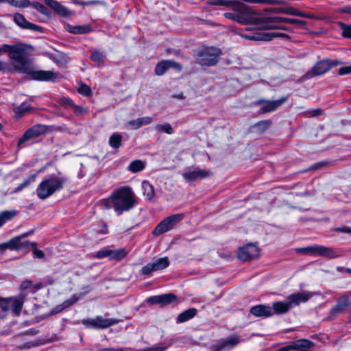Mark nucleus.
<instances>
[{"instance_id": "obj_44", "label": "nucleus", "mask_w": 351, "mask_h": 351, "mask_svg": "<svg viewBox=\"0 0 351 351\" xmlns=\"http://www.w3.org/2000/svg\"><path fill=\"white\" fill-rule=\"evenodd\" d=\"M72 110L76 116H86L88 114V109L82 106L75 104Z\"/></svg>"}, {"instance_id": "obj_23", "label": "nucleus", "mask_w": 351, "mask_h": 351, "mask_svg": "<svg viewBox=\"0 0 351 351\" xmlns=\"http://www.w3.org/2000/svg\"><path fill=\"white\" fill-rule=\"evenodd\" d=\"M9 301V309L16 315H19L23 303V296L20 295L18 298H5Z\"/></svg>"}, {"instance_id": "obj_3", "label": "nucleus", "mask_w": 351, "mask_h": 351, "mask_svg": "<svg viewBox=\"0 0 351 351\" xmlns=\"http://www.w3.org/2000/svg\"><path fill=\"white\" fill-rule=\"evenodd\" d=\"M232 12L223 14L225 18L237 21L239 23L254 24L261 27L263 15H257L253 10L243 3L233 0L229 8Z\"/></svg>"}, {"instance_id": "obj_21", "label": "nucleus", "mask_w": 351, "mask_h": 351, "mask_svg": "<svg viewBox=\"0 0 351 351\" xmlns=\"http://www.w3.org/2000/svg\"><path fill=\"white\" fill-rule=\"evenodd\" d=\"M250 313L256 317H271L274 315L271 307L267 305L259 304L252 306Z\"/></svg>"}, {"instance_id": "obj_8", "label": "nucleus", "mask_w": 351, "mask_h": 351, "mask_svg": "<svg viewBox=\"0 0 351 351\" xmlns=\"http://www.w3.org/2000/svg\"><path fill=\"white\" fill-rule=\"evenodd\" d=\"M297 251L298 252L318 255L330 258L337 256L335 251L332 248L318 245L299 248Z\"/></svg>"}, {"instance_id": "obj_29", "label": "nucleus", "mask_w": 351, "mask_h": 351, "mask_svg": "<svg viewBox=\"0 0 351 351\" xmlns=\"http://www.w3.org/2000/svg\"><path fill=\"white\" fill-rule=\"evenodd\" d=\"M97 329H102L114 325L119 322L117 319L104 318L101 316H97Z\"/></svg>"}, {"instance_id": "obj_63", "label": "nucleus", "mask_w": 351, "mask_h": 351, "mask_svg": "<svg viewBox=\"0 0 351 351\" xmlns=\"http://www.w3.org/2000/svg\"><path fill=\"white\" fill-rule=\"evenodd\" d=\"M212 348L215 351H221L225 350L220 341L217 344L213 346Z\"/></svg>"}, {"instance_id": "obj_51", "label": "nucleus", "mask_w": 351, "mask_h": 351, "mask_svg": "<svg viewBox=\"0 0 351 351\" xmlns=\"http://www.w3.org/2000/svg\"><path fill=\"white\" fill-rule=\"evenodd\" d=\"M78 92L84 96H90L91 95V90L90 87L84 84H82L78 88Z\"/></svg>"}, {"instance_id": "obj_10", "label": "nucleus", "mask_w": 351, "mask_h": 351, "mask_svg": "<svg viewBox=\"0 0 351 351\" xmlns=\"http://www.w3.org/2000/svg\"><path fill=\"white\" fill-rule=\"evenodd\" d=\"M260 250L255 243H248L239 248L237 257L242 261H250L259 256Z\"/></svg>"}, {"instance_id": "obj_49", "label": "nucleus", "mask_w": 351, "mask_h": 351, "mask_svg": "<svg viewBox=\"0 0 351 351\" xmlns=\"http://www.w3.org/2000/svg\"><path fill=\"white\" fill-rule=\"evenodd\" d=\"M271 125V121L269 120H264L259 121L258 123L255 124V127L258 128V130L261 131H265L268 129Z\"/></svg>"}, {"instance_id": "obj_32", "label": "nucleus", "mask_w": 351, "mask_h": 351, "mask_svg": "<svg viewBox=\"0 0 351 351\" xmlns=\"http://www.w3.org/2000/svg\"><path fill=\"white\" fill-rule=\"evenodd\" d=\"M145 168V162L141 160H136L132 161L129 167L128 170L132 173H137L143 171Z\"/></svg>"}, {"instance_id": "obj_17", "label": "nucleus", "mask_w": 351, "mask_h": 351, "mask_svg": "<svg viewBox=\"0 0 351 351\" xmlns=\"http://www.w3.org/2000/svg\"><path fill=\"white\" fill-rule=\"evenodd\" d=\"M211 172L205 169H195L193 171H189L182 173V177L188 182L195 181L198 179H202L209 177Z\"/></svg>"}, {"instance_id": "obj_55", "label": "nucleus", "mask_w": 351, "mask_h": 351, "mask_svg": "<svg viewBox=\"0 0 351 351\" xmlns=\"http://www.w3.org/2000/svg\"><path fill=\"white\" fill-rule=\"evenodd\" d=\"M286 14L293 16H298L299 14H300V11L296 8L288 7L286 11Z\"/></svg>"}, {"instance_id": "obj_54", "label": "nucleus", "mask_w": 351, "mask_h": 351, "mask_svg": "<svg viewBox=\"0 0 351 351\" xmlns=\"http://www.w3.org/2000/svg\"><path fill=\"white\" fill-rule=\"evenodd\" d=\"M338 73L340 75H347L351 73V65L343 66L339 69Z\"/></svg>"}, {"instance_id": "obj_19", "label": "nucleus", "mask_w": 351, "mask_h": 351, "mask_svg": "<svg viewBox=\"0 0 351 351\" xmlns=\"http://www.w3.org/2000/svg\"><path fill=\"white\" fill-rule=\"evenodd\" d=\"M14 21L21 28L30 29V30H33V31H38V32L42 31L41 27L27 21L25 19V16L20 13H16L14 15Z\"/></svg>"}, {"instance_id": "obj_33", "label": "nucleus", "mask_w": 351, "mask_h": 351, "mask_svg": "<svg viewBox=\"0 0 351 351\" xmlns=\"http://www.w3.org/2000/svg\"><path fill=\"white\" fill-rule=\"evenodd\" d=\"M127 256V252L124 248L110 250V260L121 261Z\"/></svg>"}, {"instance_id": "obj_57", "label": "nucleus", "mask_w": 351, "mask_h": 351, "mask_svg": "<svg viewBox=\"0 0 351 351\" xmlns=\"http://www.w3.org/2000/svg\"><path fill=\"white\" fill-rule=\"evenodd\" d=\"M334 230L336 231V232L351 234V228L348 227V226H343V227H341V228H337Z\"/></svg>"}, {"instance_id": "obj_13", "label": "nucleus", "mask_w": 351, "mask_h": 351, "mask_svg": "<svg viewBox=\"0 0 351 351\" xmlns=\"http://www.w3.org/2000/svg\"><path fill=\"white\" fill-rule=\"evenodd\" d=\"M287 99V97H282L276 100H258L255 102L256 105L261 106L260 112L265 114L267 112L274 111L282 104H284Z\"/></svg>"}, {"instance_id": "obj_36", "label": "nucleus", "mask_w": 351, "mask_h": 351, "mask_svg": "<svg viewBox=\"0 0 351 351\" xmlns=\"http://www.w3.org/2000/svg\"><path fill=\"white\" fill-rule=\"evenodd\" d=\"M177 296L173 293H166L160 295V304L167 305L176 302Z\"/></svg>"}, {"instance_id": "obj_48", "label": "nucleus", "mask_w": 351, "mask_h": 351, "mask_svg": "<svg viewBox=\"0 0 351 351\" xmlns=\"http://www.w3.org/2000/svg\"><path fill=\"white\" fill-rule=\"evenodd\" d=\"M339 25L342 30V35L344 37L351 38V25H346L342 22L339 23Z\"/></svg>"}, {"instance_id": "obj_38", "label": "nucleus", "mask_w": 351, "mask_h": 351, "mask_svg": "<svg viewBox=\"0 0 351 351\" xmlns=\"http://www.w3.org/2000/svg\"><path fill=\"white\" fill-rule=\"evenodd\" d=\"M36 174L31 175L25 179L21 184H20L14 191L13 193H16L22 191L23 189L27 187L31 183L35 181Z\"/></svg>"}, {"instance_id": "obj_64", "label": "nucleus", "mask_w": 351, "mask_h": 351, "mask_svg": "<svg viewBox=\"0 0 351 351\" xmlns=\"http://www.w3.org/2000/svg\"><path fill=\"white\" fill-rule=\"evenodd\" d=\"M291 350H293V344L289 345L286 346H283L278 350V351H289Z\"/></svg>"}, {"instance_id": "obj_46", "label": "nucleus", "mask_w": 351, "mask_h": 351, "mask_svg": "<svg viewBox=\"0 0 351 351\" xmlns=\"http://www.w3.org/2000/svg\"><path fill=\"white\" fill-rule=\"evenodd\" d=\"M29 6H32L41 14H43L45 15H48L49 14L47 8L38 1L30 2Z\"/></svg>"}, {"instance_id": "obj_35", "label": "nucleus", "mask_w": 351, "mask_h": 351, "mask_svg": "<svg viewBox=\"0 0 351 351\" xmlns=\"http://www.w3.org/2000/svg\"><path fill=\"white\" fill-rule=\"evenodd\" d=\"M78 297L76 295H73L70 299L65 300L63 303L58 305L56 308V313L60 312L61 311L66 308L73 304H75L78 300Z\"/></svg>"}, {"instance_id": "obj_6", "label": "nucleus", "mask_w": 351, "mask_h": 351, "mask_svg": "<svg viewBox=\"0 0 351 351\" xmlns=\"http://www.w3.org/2000/svg\"><path fill=\"white\" fill-rule=\"evenodd\" d=\"M221 53V49L217 47L202 48L196 55L197 62L204 66H213L218 62Z\"/></svg>"}, {"instance_id": "obj_42", "label": "nucleus", "mask_w": 351, "mask_h": 351, "mask_svg": "<svg viewBox=\"0 0 351 351\" xmlns=\"http://www.w3.org/2000/svg\"><path fill=\"white\" fill-rule=\"evenodd\" d=\"M9 309V301L5 298H0V319L5 315Z\"/></svg>"}, {"instance_id": "obj_28", "label": "nucleus", "mask_w": 351, "mask_h": 351, "mask_svg": "<svg viewBox=\"0 0 351 351\" xmlns=\"http://www.w3.org/2000/svg\"><path fill=\"white\" fill-rule=\"evenodd\" d=\"M314 343L305 339L296 341L293 343V350L298 351H308V349L313 346Z\"/></svg>"}, {"instance_id": "obj_27", "label": "nucleus", "mask_w": 351, "mask_h": 351, "mask_svg": "<svg viewBox=\"0 0 351 351\" xmlns=\"http://www.w3.org/2000/svg\"><path fill=\"white\" fill-rule=\"evenodd\" d=\"M64 27L66 31L74 34H86L91 31L90 27L88 25L73 26L66 24Z\"/></svg>"}, {"instance_id": "obj_61", "label": "nucleus", "mask_w": 351, "mask_h": 351, "mask_svg": "<svg viewBox=\"0 0 351 351\" xmlns=\"http://www.w3.org/2000/svg\"><path fill=\"white\" fill-rule=\"evenodd\" d=\"M165 347L158 346V347L147 348V349L145 350L144 351H165Z\"/></svg>"}, {"instance_id": "obj_41", "label": "nucleus", "mask_w": 351, "mask_h": 351, "mask_svg": "<svg viewBox=\"0 0 351 351\" xmlns=\"http://www.w3.org/2000/svg\"><path fill=\"white\" fill-rule=\"evenodd\" d=\"M155 129L158 132H165L168 134H171L173 132L172 127L168 123H166L165 124H157L155 126Z\"/></svg>"}, {"instance_id": "obj_16", "label": "nucleus", "mask_w": 351, "mask_h": 351, "mask_svg": "<svg viewBox=\"0 0 351 351\" xmlns=\"http://www.w3.org/2000/svg\"><path fill=\"white\" fill-rule=\"evenodd\" d=\"M351 302L348 295L343 294L337 300V304L330 310L332 316L335 317L337 315L343 313L350 306Z\"/></svg>"}, {"instance_id": "obj_39", "label": "nucleus", "mask_w": 351, "mask_h": 351, "mask_svg": "<svg viewBox=\"0 0 351 351\" xmlns=\"http://www.w3.org/2000/svg\"><path fill=\"white\" fill-rule=\"evenodd\" d=\"M233 0H208L206 5L209 6H222L230 8Z\"/></svg>"}, {"instance_id": "obj_47", "label": "nucleus", "mask_w": 351, "mask_h": 351, "mask_svg": "<svg viewBox=\"0 0 351 351\" xmlns=\"http://www.w3.org/2000/svg\"><path fill=\"white\" fill-rule=\"evenodd\" d=\"M93 257L97 258H108L110 259V249L104 248L101 250H99L93 255Z\"/></svg>"}, {"instance_id": "obj_5", "label": "nucleus", "mask_w": 351, "mask_h": 351, "mask_svg": "<svg viewBox=\"0 0 351 351\" xmlns=\"http://www.w3.org/2000/svg\"><path fill=\"white\" fill-rule=\"evenodd\" d=\"M313 296L312 293H296L287 297L286 302H276L272 304L274 314H285L293 306H297L300 302H306Z\"/></svg>"}, {"instance_id": "obj_4", "label": "nucleus", "mask_w": 351, "mask_h": 351, "mask_svg": "<svg viewBox=\"0 0 351 351\" xmlns=\"http://www.w3.org/2000/svg\"><path fill=\"white\" fill-rule=\"evenodd\" d=\"M66 178L51 175L45 177L36 189V195L40 199H46L63 189Z\"/></svg>"}, {"instance_id": "obj_52", "label": "nucleus", "mask_w": 351, "mask_h": 351, "mask_svg": "<svg viewBox=\"0 0 351 351\" xmlns=\"http://www.w3.org/2000/svg\"><path fill=\"white\" fill-rule=\"evenodd\" d=\"M279 36L289 38V36H287L285 34L274 32V33H271V34H269L265 35L264 38H263V40H270L273 38L279 37Z\"/></svg>"}, {"instance_id": "obj_62", "label": "nucleus", "mask_w": 351, "mask_h": 351, "mask_svg": "<svg viewBox=\"0 0 351 351\" xmlns=\"http://www.w3.org/2000/svg\"><path fill=\"white\" fill-rule=\"evenodd\" d=\"M75 3L78 5H91V4H97L99 2L97 1H82V2L75 1Z\"/></svg>"}, {"instance_id": "obj_40", "label": "nucleus", "mask_w": 351, "mask_h": 351, "mask_svg": "<svg viewBox=\"0 0 351 351\" xmlns=\"http://www.w3.org/2000/svg\"><path fill=\"white\" fill-rule=\"evenodd\" d=\"M9 4L15 8H25L30 5L29 0H10Z\"/></svg>"}, {"instance_id": "obj_22", "label": "nucleus", "mask_w": 351, "mask_h": 351, "mask_svg": "<svg viewBox=\"0 0 351 351\" xmlns=\"http://www.w3.org/2000/svg\"><path fill=\"white\" fill-rule=\"evenodd\" d=\"M45 3L62 16H68L71 14L70 11L66 8L56 0H45Z\"/></svg>"}, {"instance_id": "obj_45", "label": "nucleus", "mask_w": 351, "mask_h": 351, "mask_svg": "<svg viewBox=\"0 0 351 351\" xmlns=\"http://www.w3.org/2000/svg\"><path fill=\"white\" fill-rule=\"evenodd\" d=\"M90 58L93 61L98 63L104 62V56L103 53L98 50H94L92 51Z\"/></svg>"}, {"instance_id": "obj_58", "label": "nucleus", "mask_w": 351, "mask_h": 351, "mask_svg": "<svg viewBox=\"0 0 351 351\" xmlns=\"http://www.w3.org/2000/svg\"><path fill=\"white\" fill-rule=\"evenodd\" d=\"M33 254L34 257L38 258H43L45 256L44 252L42 250L38 249H34Z\"/></svg>"}, {"instance_id": "obj_1", "label": "nucleus", "mask_w": 351, "mask_h": 351, "mask_svg": "<svg viewBox=\"0 0 351 351\" xmlns=\"http://www.w3.org/2000/svg\"><path fill=\"white\" fill-rule=\"evenodd\" d=\"M9 73L27 74L34 80L55 82L60 76L58 73L52 71H34L31 60L26 56L14 62H9Z\"/></svg>"}, {"instance_id": "obj_7", "label": "nucleus", "mask_w": 351, "mask_h": 351, "mask_svg": "<svg viewBox=\"0 0 351 351\" xmlns=\"http://www.w3.org/2000/svg\"><path fill=\"white\" fill-rule=\"evenodd\" d=\"M184 218L183 214H176L164 219L160 221L152 232L153 235L159 236L171 230L173 226Z\"/></svg>"}, {"instance_id": "obj_30", "label": "nucleus", "mask_w": 351, "mask_h": 351, "mask_svg": "<svg viewBox=\"0 0 351 351\" xmlns=\"http://www.w3.org/2000/svg\"><path fill=\"white\" fill-rule=\"evenodd\" d=\"M143 195L147 200H151L154 197V186L147 180L142 182Z\"/></svg>"}, {"instance_id": "obj_11", "label": "nucleus", "mask_w": 351, "mask_h": 351, "mask_svg": "<svg viewBox=\"0 0 351 351\" xmlns=\"http://www.w3.org/2000/svg\"><path fill=\"white\" fill-rule=\"evenodd\" d=\"M261 27H278V24L281 23H287L291 24H300L304 25V21L296 19L271 16L268 15H263V19Z\"/></svg>"}, {"instance_id": "obj_43", "label": "nucleus", "mask_w": 351, "mask_h": 351, "mask_svg": "<svg viewBox=\"0 0 351 351\" xmlns=\"http://www.w3.org/2000/svg\"><path fill=\"white\" fill-rule=\"evenodd\" d=\"M58 104L60 106L63 107L65 109H73V106L75 105L73 101L68 97H62L60 99Z\"/></svg>"}, {"instance_id": "obj_60", "label": "nucleus", "mask_w": 351, "mask_h": 351, "mask_svg": "<svg viewBox=\"0 0 351 351\" xmlns=\"http://www.w3.org/2000/svg\"><path fill=\"white\" fill-rule=\"evenodd\" d=\"M7 249L11 250V245L10 244V241H8L6 243L0 244V250L1 251L3 252Z\"/></svg>"}, {"instance_id": "obj_18", "label": "nucleus", "mask_w": 351, "mask_h": 351, "mask_svg": "<svg viewBox=\"0 0 351 351\" xmlns=\"http://www.w3.org/2000/svg\"><path fill=\"white\" fill-rule=\"evenodd\" d=\"M169 68H175L179 71L182 70V66L173 60H162L158 62L154 69L155 74L156 75H163L166 71Z\"/></svg>"}, {"instance_id": "obj_12", "label": "nucleus", "mask_w": 351, "mask_h": 351, "mask_svg": "<svg viewBox=\"0 0 351 351\" xmlns=\"http://www.w3.org/2000/svg\"><path fill=\"white\" fill-rule=\"evenodd\" d=\"M339 64L337 61H330L329 60H324L317 62L312 69L307 73V75L310 77L314 75H321L326 73L330 68Z\"/></svg>"}, {"instance_id": "obj_15", "label": "nucleus", "mask_w": 351, "mask_h": 351, "mask_svg": "<svg viewBox=\"0 0 351 351\" xmlns=\"http://www.w3.org/2000/svg\"><path fill=\"white\" fill-rule=\"evenodd\" d=\"M29 234V233H25L22 235L16 237L10 240V244L11 245V250H23L27 247H29L30 245H32L33 247H36V243H30L29 241L27 240H23L25 237H27Z\"/></svg>"}, {"instance_id": "obj_26", "label": "nucleus", "mask_w": 351, "mask_h": 351, "mask_svg": "<svg viewBox=\"0 0 351 351\" xmlns=\"http://www.w3.org/2000/svg\"><path fill=\"white\" fill-rule=\"evenodd\" d=\"M197 310L195 308L186 309L178 315L176 322L178 324L185 322L194 317L197 315Z\"/></svg>"}, {"instance_id": "obj_50", "label": "nucleus", "mask_w": 351, "mask_h": 351, "mask_svg": "<svg viewBox=\"0 0 351 351\" xmlns=\"http://www.w3.org/2000/svg\"><path fill=\"white\" fill-rule=\"evenodd\" d=\"M82 323L87 328H96L97 329V320L96 317L93 319H84L82 320Z\"/></svg>"}, {"instance_id": "obj_2", "label": "nucleus", "mask_w": 351, "mask_h": 351, "mask_svg": "<svg viewBox=\"0 0 351 351\" xmlns=\"http://www.w3.org/2000/svg\"><path fill=\"white\" fill-rule=\"evenodd\" d=\"M135 194L129 186H123L105 200L106 208H113L118 215L131 210L136 204Z\"/></svg>"}, {"instance_id": "obj_20", "label": "nucleus", "mask_w": 351, "mask_h": 351, "mask_svg": "<svg viewBox=\"0 0 351 351\" xmlns=\"http://www.w3.org/2000/svg\"><path fill=\"white\" fill-rule=\"evenodd\" d=\"M4 49L6 50L5 53H8V57L12 62L25 56L24 49L19 45H10L7 44Z\"/></svg>"}, {"instance_id": "obj_34", "label": "nucleus", "mask_w": 351, "mask_h": 351, "mask_svg": "<svg viewBox=\"0 0 351 351\" xmlns=\"http://www.w3.org/2000/svg\"><path fill=\"white\" fill-rule=\"evenodd\" d=\"M122 135L119 133L112 134L109 138V145L114 148L117 149L121 145Z\"/></svg>"}, {"instance_id": "obj_25", "label": "nucleus", "mask_w": 351, "mask_h": 351, "mask_svg": "<svg viewBox=\"0 0 351 351\" xmlns=\"http://www.w3.org/2000/svg\"><path fill=\"white\" fill-rule=\"evenodd\" d=\"M152 117H144L136 119L131 120L128 125L133 130H137L143 125L150 124L152 122Z\"/></svg>"}, {"instance_id": "obj_24", "label": "nucleus", "mask_w": 351, "mask_h": 351, "mask_svg": "<svg viewBox=\"0 0 351 351\" xmlns=\"http://www.w3.org/2000/svg\"><path fill=\"white\" fill-rule=\"evenodd\" d=\"M34 108L27 102H23L19 106H15L13 109L16 119H20L27 113L33 112Z\"/></svg>"}, {"instance_id": "obj_37", "label": "nucleus", "mask_w": 351, "mask_h": 351, "mask_svg": "<svg viewBox=\"0 0 351 351\" xmlns=\"http://www.w3.org/2000/svg\"><path fill=\"white\" fill-rule=\"evenodd\" d=\"M16 215V210H5L0 213V227L8 220L12 219Z\"/></svg>"}, {"instance_id": "obj_14", "label": "nucleus", "mask_w": 351, "mask_h": 351, "mask_svg": "<svg viewBox=\"0 0 351 351\" xmlns=\"http://www.w3.org/2000/svg\"><path fill=\"white\" fill-rule=\"evenodd\" d=\"M169 265V261L167 257L160 258L143 266L141 268V273L143 275H149L152 271L164 269Z\"/></svg>"}, {"instance_id": "obj_53", "label": "nucleus", "mask_w": 351, "mask_h": 351, "mask_svg": "<svg viewBox=\"0 0 351 351\" xmlns=\"http://www.w3.org/2000/svg\"><path fill=\"white\" fill-rule=\"evenodd\" d=\"M9 71H10L9 62L0 60V72L3 73H9Z\"/></svg>"}, {"instance_id": "obj_9", "label": "nucleus", "mask_w": 351, "mask_h": 351, "mask_svg": "<svg viewBox=\"0 0 351 351\" xmlns=\"http://www.w3.org/2000/svg\"><path fill=\"white\" fill-rule=\"evenodd\" d=\"M47 128L45 125L36 124L27 130L23 135L19 139L17 146L19 148L24 147V143L32 138H36L47 132Z\"/></svg>"}, {"instance_id": "obj_56", "label": "nucleus", "mask_w": 351, "mask_h": 351, "mask_svg": "<svg viewBox=\"0 0 351 351\" xmlns=\"http://www.w3.org/2000/svg\"><path fill=\"white\" fill-rule=\"evenodd\" d=\"M32 282L31 280H26L21 284L20 288L21 290H25V289H27L30 288L32 287Z\"/></svg>"}, {"instance_id": "obj_59", "label": "nucleus", "mask_w": 351, "mask_h": 351, "mask_svg": "<svg viewBox=\"0 0 351 351\" xmlns=\"http://www.w3.org/2000/svg\"><path fill=\"white\" fill-rule=\"evenodd\" d=\"M147 302L150 304H160V295L150 297L147 299Z\"/></svg>"}, {"instance_id": "obj_31", "label": "nucleus", "mask_w": 351, "mask_h": 351, "mask_svg": "<svg viewBox=\"0 0 351 351\" xmlns=\"http://www.w3.org/2000/svg\"><path fill=\"white\" fill-rule=\"evenodd\" d=\"M220 342L225 350H230L240 342V339L237 336L234 335L229 337L226 339H223Z\"/></svg>"}]
</instances>
